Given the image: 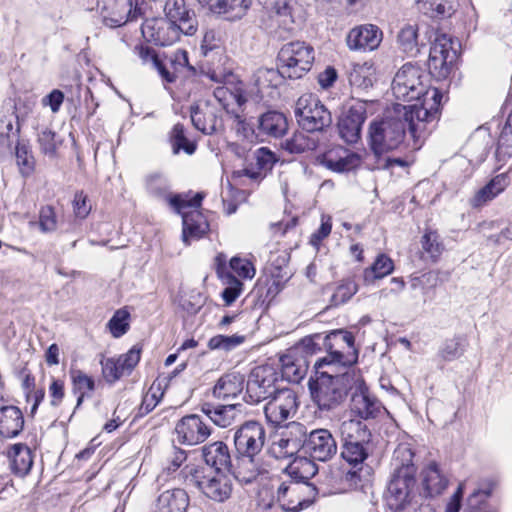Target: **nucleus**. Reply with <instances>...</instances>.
I'll return each mask as SVG.
<instances>
[{"label": "nucleus", "instance_id": "1", "mask_svg": "<svg viewBox=\"0 0 512 512\" xmlns=\"http://www.w3.org/2000/svg\"><path fill=\"white\" fill-rule=\"evenodd\" d=\"M334 341L346 345L347 351H330L315 363L316 378L310 379L309 389L312 400L321 411H331L339 407L353 390L357 376L347 369L357 362L358 352L354 348L355 338L350 332H336L326 338L332 349Z\"/></svg>", "mask_w": 512, "mask_h": 512}, {"label": "nucleus", "instance_id": "2", "mask_svg": "<svg viewBox=\"0 0 512 512\" xmlns=\"http://www.w3.org/2000/svg\"><path fill=\"white\" fill-rule=\"evenodd\" d=\"M440 97L436 90L433 91V103L430 107L396 104L393 112L389 111L383 119L371 122L368 145L375 158L399 148L407 128L414 141L413 149H419L426 125L438 118Z\"/></svg>", "mask_w": 512, "mask_h": 512}, {"label": "nucleus", "instance_id": "3", "mask_svg": "<svg viewBox=\"0 0 512 512\" xmlns=\"http://www.w3.org/2000/svg\"><path fill=\"white\" fill-rule=\"evenodd\" d=\"M167 21L146 23L142 32L155 45L170 46L179 40L180 34L193 35L197 21L193 11L187 8L185 0H167L164 6Z\"/></svg>", "mask_w": 512, "mask_h": 512}, {"label": "nucleus", "instance_id": "4", "mask_svg": "<svg viewBox=\"0 0 512 512\" xmlns=\"http://www.w3.org/2000/svg\"><path fill=\"white\" fill-rule=\"evenodd\" d=\"M339 431L342 439L341 456L352 466L346 473V480L357 485L370 476L371 468L364 464V461L369 455L371 433L367 426L357 419L343 421Z\"/></svg>", "mask_w": 512, "mask_h": 512}, {"label": "nucleus", "instance_id": "5", "mask_svg": "<svg viewBox=\"0 0 512 512\" xmlns=\"http://www.w3.org/2000/svg\"><path fill=\"white\" fill-rule=\"evenodd\" d=\"M302 449L306 457L295 459L289 467L291 474H300L302 479H309L317 473L314 461L327 462L337 453V442L332 433L325 428H318L304 433Z\"/></svg>", "mask_w": 512, "mask_h": 512}, {"label": "nucleus", "instance_id": "6", "mask_svg": "<svg viewBox=\"0 0 512 512\" xmlns=\"http://www.w3.org/2000/svg\"><path fill=\"white\" fill-rule=\"evenodd\" d=\"M427 78L425 72L416 65L411 63L404 64L395 74L392 84L391 90L394 97L398 100L402 101H412L419 100L422 96L423 99L420 105H425L426 107H430L433 103V91L427 90V86L424 80ZM436 91L440 93L437 89ZM442 96L441 94H439ZM442 97H440L441 99Z\"/></svg>", "mask_w": 512, "mask_h": 512}, {"label": "nucleus", "instance_id": "7", "mask_svg": "<svg viewBox=\"0 0 512 512\" xmlns=\"http://www.w3.org/2000/svg\"><path fill=\"white\" fill-rule=\"evenodd\" d=\"M203 197L202 193H196L192 197L179 194L170 199V205L182 215V238L186 245L190 244V240L201 238L208 230L205 217L198 211Z\"/></svg>", "mask_w": 512, "mask_h": 512}, {"label": "nucleus", "instance_id": "8", "mask_svg": "<svg viewBox=\"0 0 512 512\" xmlns=\"http://www.w3.org/2000/svg\"><path fill=\"white\" fill-rule=\"evenodd\" d=\"M315 59L314 48L302 41L286 43L278 53L282 77L300 79L310 71Z\"/></svg>", "mask_w": 512, "mask_h": 512}, {"label": "nucleus", "instance_id": "9", "mask_svg": "<svg viewBox=\"0 0 512 512\" xmlns=\"http://www.w3.org/2000/svg\"><path fill=\"white\" fill-rule=\"evenodd\" d=\"M294 114L299 126L307 132L323 131L332 124L331 112L314 94L300 96Z\"/></svg>", "mask_w": 512, "mask_h": 512}, {"label": "nucleus", "instance_id": "10", "mask_svg": "<svg viewBox=\"0 0 512 512\" xmlns=\"http://www.w3.org/2000/svg\"><path fill=\"white\" fill-rule=\"evenodd\" d=\"M300 481L290 480L282 482L277 488V503L269 504L268 508L276 506L287 512H298L309 507L315 500L317 489L307 482L308 479Z\"/></svg>", "mask_w": 512, "mask_h": 512}, {"label": "nucleus", "instance_id": "11", "mask_svg": "<svg viewBox=\"0 0 512 512\" xmlns=\"http://www.w3.org/2000/svg\"><path fill=\"white\" fill-rule=\"evenodd\" d=\"M279 375L276 369L270 365L257 366L250 372L246 383L244 400L250 404H256L270 399L282 388L278 387Z\"/></svg>", "mask_w": 512, "mask_h": 512}, {"label": "nucleus", "instance_id": "12", "mask_svg": "<svg viewBox=\"0 0 512 512\" xmlns=\"http://www.w3.org/2000/svg\"><path fill=\"white\" fill-rule=\"evenodd\" d=\"M457 41L451 36L436 31L429 52L428 67L437 78L448 77L453 63L457 60Z\"/></svg>", "mask_w": 512, "mask_h": 512}, {"label": "nucleus", "instance_id": "13", "mask_svg": "<svg viewBox=\"0 0 512 512\" xmlns=\"http://www.w3.org/2000/svg\"><path fill=\"white\" fill-rule=\"evenodd\" d=\"M298 409L296 393L289 388H282L264 405V414L268 423L279 426L293 418Z\"/></svg>", "mask_w": 512, "mask_h": 512}, {"label": "nucleus", "instance_id": "14", "mask_svg": "<svg viewBox=\"0 0 512 512\" xmlns=\"http://www.w3.org/2000/svg\"><path fill=\"white\" fill-rule=\"evenodd\" d=\"M143 0H99L103 22L110 27H119L132 21L140 14Z\"/></svg>", "mask_w": 512, "mask_h": 512}, {"label": "nucleus", "instance_id": "15", "mask_svg": "<svg viewBox=\"0 0 512 512\" xmlns=\"http://www.w3.org/2000/svg\"><path fill=\"white\" fill-rule=\"evenodd\" d=\"M266 432L257 421H247L234 433V445L240 456H257L265 443Z\"/></svg>", "mask_w": 512, "mask_h": 512}, {"label": "nucleus", "instance_id": "16", "mask_svg": "<svg viewBox=\"0 0 512 512\" xmlns=\"http://www.w3.org/2000/svg\"><path fill=\"white\" fill-rule=\"evenodd\" d=\"M277 159L275 154L266 147L255 150L249 163L242 169L232 172L231 178L234 182L247 178L250 182L259 183L273 168Z\"/></svg>", "mask_w": 512, "mask_h": 512}, {"label": "nucleus", "instance_id": "17", "mask_svg": "<svg viewBox=\"0 0 512 512\" xmlns=\"http://www.w3.org/2000/svg\"><path fill=\"white\" fill-rule=\"evenodd\" d=\"M211 434L210 426L196 414L182 417L175 426L176 440L184 445L203 443Z\"/></svg>", "mask_w": 512, "mask_h": 512}, {"label": "nucleus", "instance_id": "18", "mask_svg": "<svg viewBox=\"0 0 512 512\" xmlns=\"http://www.w3.org/2000/svg\"><path fill=\"white\" fill-rule=\"evenodd\" d=\"M415 483L416 480L415 478H411V474H405L403 476L392 474L385 495L389 509L394 512L404 510L412 500V492Z\"/></svg>", "mask_w": 512, "mask_h": 512}, {"label": "nucleus", "instance_id": "19", "mask_svg": "<svg viewBox=\"0 0 512 512\" xmlns=\"http://www.w3.org/2000/svg\"><path fill=\"white\" fill-rule=\"evenodd\" d=\"M191 121L197 130L207 135L223 129L221 109L210 101L200 102L191 107Z\"/></svg>", "mask_w": 512, "mask_h": 512}, {"label": "nucleus", "instance_id": "20", "mask_svg": "<svg viewBox=\"0 0 512 512\" xmlns=\"http://www.w3.org/2000/svg\"><path fill=\"white\" fill-rule=\"evenodd\" d=\"M352 391L351 412L364 420L376 418L381 412L382 405L369 394L368 388L359 376L353 382Z\"/></svg>", "mask_w": 512, "mask_h": 512}, {"label": "nucleus", "instance_id": "21", "mask_svg": "<svg viewBox=\"0 0 512 512\" xmlns=\"http://www.w3.org/2000/svg\"><path fill=\"white\" fill-rule=\"evenodd\" d=\"M141 357V348L133 346L127 353L117 358H107L101 361L102 373L104 378L113 383L124 375H129L135 366L139 363Z\"/></svg>", "mask_w": 512, "mask_h": 512}, {"label": "nucleus", "instance_id": "22", "mask_svg": "<svg viewBox=\"0 0 512 512\" xmlns=\"http://www.w3.org/2000/svg\"><path fill=\"white\" fill-rule=\"evenodd\" d=\"M366 118L364 103L352 105L339 119L338 129L341 138L347 143H356L361 138L362 125Z\"/></svg>", "mask_w": 512, "mask_h": 512}, {"label": "nucleus", "instance_id": "23", "mask_svg": "<svg viewBox=\"0 0 512 512\" xmlns=\"http://www.w3.org/2000/svg\"><path fill=\"white\" fill-rule=\"evenodd\" d=\"M382 31L373 24L352 28L346 36V44L352 51H373L382 41Z\"/></svg>", "mask_w": 512, "mask_h": 512}, {"label": "nucleus", "instance_id": "24", "mask_svg": "<svg viewBox=\"0 0 512 512\" xmlns=\"http://www.w3.org/2000/svg\"><path fill=\"white\" fill-rule=\"evenodd\" d=\"M258 2L269 15L270 23L267 25L269 29L280 28L285 31L292 29L294 20L290 0H258Z\"/></svg>", "mask_w": 512, "mask_h": 512}, {"label": "nucleus", "instance_id": "25", "mask_svg": "<svg viewBox=\"0 0 512 512\" xmlns=\"http://www.w3.org/2000/svg\"><path fill=\"white\" fill-rule=\"evenodd\" d=\"M197 486L206 497L215 502H224L232 494L231 480L219 472L213 476H204L197 481Z\"/></svg>", "mask_w": 512, "mask_h": 512}, {"label": "nucleus", "instance_id": "26", "mask_svg": "<svg viewBox=\"0 0 512 512\" xmlns=\"http://www.w3.org/2000/svg\"><path fill=\"white\" fill-rule=\"evenodd\" d=\"M421 485L426 497H436L448 486V478L436 462H430L421 472Z\"/></svg>", "mask_w": 512, "mask_h": 512}, {"label": "nucleus", "instance_id": "27", "mask_svg": "<svg viewBox=\"0 0 512 512\" xmlns=\"http://www.w3.org/2000/svg\"><path fill=\"white\" fill-rule=\"evenodd\" d=\"M245 384L244 375L231 372L221 376L213 387V396L219 400L229 401L239 396Z\"/></svg>", "mask_w": 512, "mask_h": 512}, {"label": "nucleus", "instance_id": "28", "mask_svg": "<svg viewBox=\"0 0 512 512\" xmlns=\"http://www.w3.org/2000/svg\"><path fill=\"white\" fill-rule=\"evenodd\" d=\"M336 332L337 331H333L332 333L329 334V336H331L332 334H334ZM338 332H341V331L339 330ZM327 337H328V335L323 337L321 334H314V335L306 336L303 339H301L300 342L297 343V345H295V347L293 349H291L290 352L297 356L299 355L303 359H306L307 356H312V355L316 354L318 351H320V349H321L320 342L321 341L323 342V345L327 349V352H328L327 355L330 353V351H335V350H340V351H345V352L347 351L346 345L344 343L340 342L339 344H336L334 341H332V343L334 345H333L332 349H330L326 343Z\"/></svg>", "mask_w": 512, "mask_h": 512}, {"label": "nucleus", "instance_id": "29", "mask_svg": "<svg viewBox=\"0 0 512 512\" xmlns=\"http://www.w3.org/2000/svg\"><path fill=\"white\" fill-rule=\"evenodd\" d=\"M24 418L21 410L16 406H3L0 408V435L14 438L23 430Z\"/></svg>", "mask_w": 512, "mask_h": 512}, {"label": "nucleus", "instance_id": "30", "mask_svg": "<svg viewBox=\"0 0 512 512\" xmlns=\"http://www.w3.org/2000/svg\"><path fill=\"white\" fill-rule=\"evenodd\" d=\"M252 5V0H217L211 11L227 21L241 20Z\"/></svg>", "mask_w": 512, "mask_h": 512}, {"label": "nucleus", "instance_id": "31", "mask_svg": "<svg viewBox=\"0 0 512 512\" xmlns=\"http://www.w3.org/2000/svg\"><path fill=\"white\" fill-rule=\"evenodd\" d=\"M7 457L10 462L12 472L17 476H25L29 473L33 465V456L30 448L22 443L12 445Z\"/></svg>", "mask_w": 512, "mask_h": 512}, {"label": "nucleus", "instance_id": "32", "mask_svg": "<svg viewBox=\"0 0 512 512\" xmlns=\"http://www.w3.org/2000/svg\"><path fill=\"white\" fill-rule=\"evenodd\" d=\"M189 497L183 489H171L162 492L157 499L154 512H185Z\"/></svg>", "mask_w": 512, "mask_h": 512}, {"label": "nucleus", "instance_id": "33", "mask_svg": "<svg viewBox=\"0 0 512 512\" xmlns=\"http://www.w3.org/2000/svg\"><path fill=\"white\" fill-rule=\"evenodd\" d=\"M202 455L207 465L217 472L228 469L231 464L229 449L224 442L216 441L202 448Z\"/></svg>", "mask_w": 512, "mask_h": 512}, {"label": "nucleus", "instance_id": "34", "mask_svg": "<svg viewBox=\"0 0 512 512\" xmlns=\"http://www.w3.org/2000/svg\"><path fill=\"white\" fill-rule=\"evenodd\" d=\"M508 184L509 180L506 174L502 173L496 175L484 187L476 192L474 197L470 200L471 206L474 208L482 207L502 193Z\"/></svg>", "mask_w": 512, "mask_h": 512}, {"label": "nucleus", "instance_id": "35", "mask_svg": "<svg viewBox=\"0 0 512 512\" xmlns=\"http://www.w3.org/2000/svg\"><path fill=\"white\" fill-rule=\"evenodd\" d=\"M214 98L217 102V106L227 113H232L236 118H239L234 106L241 107L245 102L246 98L243 95L241 88L235 87L233 90L228 88L226 84L218 86L214 90Z\"/></svg>", "mask_w": 512, "mask_h": 512}, {"label": "nucleus", "instance_id": "36", "mask_svg": "<svg viewBox=\"0 0 512 512\" xmlns=\"http://www.w3.org/2000/svg\"><path fill=\"white\" fill-rule=\"evenodd\" d=\"M265 472L266 468L258 461L257 456H240L234 475L239 482L249 484Z\"/></svg>", "mask_w": 512, "mask_h": 512}, {"label": "nucleus", "instance_id": "37", "mask_svg": "<svg viewBox=\"0 0 512 512\" xmlns=\"http://www.w3.org/2000/svg\"><path fill=\"white\" fill-rule=\"evenodd\" d=\"M342 155L337 152L329 151L323 156V165L334 172H346L354 169L359 165L360 158L355 153H348L341 150Z\"/></svg>", "mask_w": 512, "mask_h": 512}, {"label": "nucleus", "instance_id": "38", "mask_svg": "<svg viewBox=\"0 0 512 512\" xmlns=\"http://www.w3.org/2000/svg\"><path fill=\"white\" fill-rule=\"evenodd\" d=\"M287 128V119L280 112L268 111L259 118V130L268 136L281 137L285 134Z\"/></svg>", "mask_w": 512, "mask_h": 512}, {"label": "nucleus", "instance_id": "39", "mask_svg": "<svg viewBox=\"0 0 512 512\" xmlns=\"http://www.w3.org/2000/svg\"><path fill=\"white\" fill-rule=\"evenodd\" d=\"M413 458L414 452L408 445H398L393 454V475L411 474V478H415L417 469L413 463Z\"/></svg>", "mask_w": 512, "mask_h": 512}, {"label": "nucleus", "instance_id": "40", "mask_svg": "<svg viewBox=\"0 0 512 512\" xmlns=\"http://www.w3.org/2000/svg\"><path fill=\"white\" fill-rule=\"evenodd\" d=\"M202 411L215 425L222 428L230 426L237 415L235 404L213 406L206 403L202 406Z\"/></svg>", "mask_w": 512, "mask_h": 512}, {"label": "nucleus", "instance_id": "41", "mask_svg": "<svg viewBox=\"0 0 512 512\" xmlns=\"http://www.w3.org/2000/svg\"><path fill=\"white\" fill-rule=\"evenodd\" d=\"M291 352L281 358L282 375L290 382H299L306 373L308 362L306 359L295 358Z\"/></svg>", "mask_w": 512, "mask_h": 512}, {"label": "nucleus", "instance_id": "42", "mask_svg": "<svg viewBox=\"0 0 512 512\" xmlns=\"http://www.w3.org/2000/svg\"><path fill=\"white\" fill-rule=\"evenodd\" d=\"M375 69L370 62L354 64L349 72V83L360 89H367L373 85Z\"/></svg>", "mask_w": 512, "mask_h": 512}, {"label": "nucleus", "instance_id": "43", "mask_svg": "<svg viewBox=\"0 0 512 512\" xmlns=\"http://www.w3.org/2000/svg\"><path fill=\"white\" fill-rule=\"evenodd\" d=\"M397 43L405 54L416 56L420 51L417 26L407 24L402 27L397 36Z\"/></svg>", "mask_w": 512, "mask_h": 512}, {"label": "nucleus", "instance_id": "44", "mask_svg": "<svg viewBox=\"0 0 512 512\" xmlns=\"http://www.w3.org/2000/svg\"><path fill=\"white\" fill-rule=\"evenodd\" d=\"M71 378L73 383V391L76 395H78L76 404V407L78 408L82 404L85 397L91 396V393L95 389V382L90 376L81 370L72 371Z\"/></svg>", "mask_w": 512, "mask_h": 512}, {"label": "nucleus", "instance_id": "45", "mask_svg": "<svg viewBox=\"0 0 512 512\" xmlns=\"http://www.w3.org/2000/svg\"><path fill=\"white\" fill-rule=\"evenodd\" d=\"M418 9L430 17L450 16L453 9V0H415Z\"/></svg>", "mask_w": 512, "mask_h": 512}, {"label": "nucleus", "instance_id": "46", "mask_svg": "<svg viewBox=\"0 0 512 512\" xmlns=\"http://www.w3.org/2000/svg\"><path fill=\"white\" fill-rule=\"evenodd\" d=\"M496 158L499 162H506L512 158V115H509L503 126L496 149Z\"/></svg>", "mask_w": 512, "mask_h": 512}, {"label": "nucleus", "instance_id": "47", "mask_svg": "<svg viewBox=\"0 0 512 512\" xmlns=\"http://www.w3.org/2000/svg\"><path fill=\"white\" fill-rule=\"evenodd\" d=\"M282 77L280 66L278 69L259 68L252 76V83L257 87L258 92H262L266 88L276 87Z\"/></svg>", "mask_w": 512, "mask_h": 512}, {"label": "nucleus", "instance_id": "48", "mask_svg": "<svg viewBox=\"0 0 512 512\" xmlns=\"http://www.w3.org/2000/svg\"><path fill=\"white\" fill-rule=\"evenodd\" d=\"M37 143L40 151L44 155L52 158L62 144V140L52 129L43 127L37 132Z\"/></svg>", "mask_w": 512, "mask_h": 512}, {"label": "nucleus", "instance_id": "49", "mask_svg": "<svg viewBox=\"0 0 512 512\" xmlns=\"http://www.w3.org/2000/svg\"><path fill=\"white\" fill-rule=\"evenodd\" d=\"M318 140L314 136L307 135L303 132L295 133L291 138L287 139L283 147L290 153H303L312 151L317 148Z\"/></svg>", "mask_w": 512, "mask_h": 512}, {"label": "nucleus", "instance_id": "50", "mask_svg": "<svg viewBox=\"0 0 512 512\" xmlns=\"http://www.w3.org/2000/svg\"><path fill=\"white\" fill-rule=\"evenodd\" d=\"M170 184L166 177L162 174H151L146 179V188L149 194L160 199L165 200L170 203V199L173 196H170Z\"/></svg>", "mask_w": 512, "mask_h": 512}, {"label": "nucleus", "instance_id": "51", "mask_svg": "<svg viewBox=\"0 0 512 512\" xmlns=\"http://www.w3.org/2000/svg\"><path fill=\"white\" fill-rule=\"evenodd\" d=\"M15 155L21 175L24 177L30 176L35 169V158L32 155L29 145L19 142L16 146Z\"/></svg>", "mask_w": 512, "mask_h": 512}, {"label": "nucleus", "instance_id": "52", "mask_svg": "<svg viewBox=\"0 0 512 512\" xmlns=\"http://www.w3.org/2000/svg\"><path fill=\"white\" fill-rule=\"evenodd\" d=\"M170 141L173 154H178L180 150H183L188 155H191L195 152L196 145L187 139L182 124L174 125L171 132Z\"/></svg>", "mask_w": 512, "mask_h": 512}, {"label": "nucleus", "instance_id": "53", "mask_svg": "<svg viewBox=\"0 0 512 512\" xmlns=\"http://www.w3.org/2000/svg\"><path fill=\"white\" fill-rule=\"evenodd\" d=\"M394 269V264L391 258L385 254H380L373 265L365 270V279H381L389 275Z\"/></svg>", "mask_w": 512, "mask_h": 512}, {"label": "nucleus", "instance_id": "54", "mask_svg": "<svg viewBox=\"0 0 512 512\" xmlns=\"http://www.w3.org/2000/svg\"><path fill=\"white\" fill-rule=\"evenodd\" d=\"M245 340L241 335H216L209 339L207 346L210 350L229 352L240 346Z\"/></svg>", "mask_w": 512, "mask_h": 512}, {"label": "nucleus", "instance_id": "55", "mask_svg": "<svg viewBox=\"0 0 512 512\" xmlns=\"http://www.w3.org/2000/svg\"><path fill=\"white\" fill-rule=\"evenodd\" d=\"M464 352V340L461 337H454L444 342L439 350V356L444 361H453L459 358Z\"/></svg>", "mask_w": 512, "mask_h": 512}, {"label": "nucleus", "instance_id": "56", "mask_svg": "<svg viewBox=\"0 0 512 512\" xmlns=\"http://www.w3.org/2000/svg\"><path fill=\"white\" fill-rule=\"evenodd\" d=\"M129 317L130 314L125 309H119L114 313L108 322V327L114 337H121L127 332L129 328Z\"/></svg>", "mask_w": 512, "mask_h": 512}, {"label": "nucleus", "instance_id": "57", "mask_svg": "<svg viewBox=\"0 0 512 512\" xmlns=\"http://www.w3.org/2000/svg\"><path fill=\"white\" fill-rule=\"evenodd\" d=\"M357 290V284L353 280L347 279L338 285L331 297V302L333 305L343 304L348 301L357 292Z\"/></svg>", "mask_w": 512, "mask_h": 512}, {"label": "nucleus", "instance_id": "58", "mask_svg": "<svg viewBox=\"0 0 512 512\" xmlns=\"http://www.w3.org/2000/svg\"><path fill=\"white\" fill-rule=\"evenodd\" d=\"M57 216L52 206L41 207L39 211V228L43 233H52L57 229Z\"/></svg>", "mask_w": 512, "mask_h": 512}, {"label": "nucleus", "instance_id": "59", "mask_svg": "<svg viewBox=\"0 0 512 512\" xmlns=\"http://www.w3.org/2000/svg\"><path fill=\"white\" fill-rule=\"evenodd\" d=\"M422 247L432 257L439 256L444 247L439 240V235L436 231L427 230L422 237Z\"/></svg>", "mask_w": 512, "mask_h": 512}, {"label": "nucleus", "instance_id": "60", "mask_svg": "<svg viewBox=\"0 0 512 512\" xmlns=\"http://www.w3.org/2000/svg\"><path fill=\"white\" fill-rule=\"evenodd\" d=\"M160 390V383L157 387H155V384L150 387L149 391L143 397L141 406L139 408L141 415L151 412L157 406L161 397L163 396V392H160Z\"/></svg>", "mask_w": 512, "mask_h": 512}, {"label": "nucleus", "instance_id": "61", "mask_svg": "<svg viewBox=\"0 0 512 512\" xmlns=\"http://www.w3.org/2000/svg\"><path fill=\"white\" fill-rule=\"evenodd\" d=\"M243 284L233 275L227 276V287L222 292V298L227 306L231 305L241 294Z\"/></svg>", "mask_w": 512, "mask_h": 512}, {"label": "nucleus", "instance_id": "62", "mask_svg": "<svg viewBox=\"0 0 512 512\" xmlns=\"http://www.w3.org/2000/svg\"><path fill=\"white\" fill-rule=\"evenodd\" d=\"M332 230V218L329 215L321 216V225L320 227L311 235L310 244L319 249L321 242L327 238Z\"/></svg>", "mask_w": 512, "mask_h": 512}, {"label": "nucleus", "instance_id": "63", "mask_svg": "<svg viewBox=\"0 0 512 512\" xmlns=\"http://www.w3.org/2000/svg\"><path fill=\"white\" fill-rule=\"evenodd\" d=\"M230 267L239 277L244 279H251L255 275L252 263L246 259L233 257L230 260Z\"/></svg>", "mask_w": 512, "mask_h": 512}, {"label": "nucleus", "instance_id": "64", "mask_svg": "<svg viewBox=\"0 0 512 512\" xmlns=\"http://www.w3.org/2000/svg\"><path fill=\"white\" fill-rule=\"evenodd\" d=\"M297 450L296 443L288 438H281L274 443L273 451L278 458L291 457Z\"/></svg>", "mask_w": 512, "mask_h": 512}]
</instances>
